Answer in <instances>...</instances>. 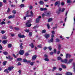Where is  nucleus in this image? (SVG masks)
I'll return each instance as SVG.
<instances>
[{
    "mask_svg": "<svg viewBox=\"0 0 75 75\" xmlns=\"http://www.w3.org/2000/svg\"><path fill=\"white\" fill-rule=\"evenodd\" d=\"M57 59L59 61L61 60H61H62V58H61V57H58L57 58Z\"/></svg>",
    "mask_w": 75,
    "mask_h": 75,
    "instance_id": "dca6fc26",
    "label": "nucleus"
},
{
    "mask_svg": "<svg viewBox=\"0 0 75 75\" xmlns=\"http://www.w3.org/2000/svg\"><path fill=\"white\" fill-rule=\"evenodd\" d=\"M73 61V59H70L69 60V61L68 62L67 64H70V63H71L72 62V61Z\"/></svg>",
    "mask_w": 75,
    "mask_h": 75,
    "instance_id": "a211bd4d",
    "label": "nucleus"
},
{
    "mask_svg": "<svg viewBox=\"0 0 75 75\" xmlns=\"http://www.w3.org/2000/svg\"><path fill=\"white\" fill-rule=\"evenodd\" d=\"M60 4V3H59V1H57L55 3L54 6H57V5H58V7H59V6Z\"/></svg>",
    "mask_w": 75,
    "mask_h": 75,
    "instance_id": "20e7f679",
    "label": "nucleus"
},
{
    "mask_svg": "<svg viewBox=\"0 0 75 75\" xmlns=\"http://www.w3.org/2000/svg\"><path fill=\"white\" fill-rule=\"evenodd\" d=\"M31 23V21H27V22L26 23V25L27 26V25L30 24Z\"/></svg>",
    "mask_w": 75,
    "mask_h": 75,
    "instance_id": "9b49d317",
    "label": "nucleus"
},
{
    "mask_svg": "<svg viewBox=\"0 0 75 75\" xmlns=\"http://www.w3.org/2000/svg\"><path fill=\"white\" fill-rule=\"evenodd\" d=\"M39 3L41 5H43L44 4V2L42 1H40L39 2Z\"/></svg>",
    "mask_w": 75,
    "mask_h": 75,
    "instance_id": "5701e85b",
    "label": "nucleus"
},
{
    "mask_svg": "<svg viewBox=\"0 0 75 75\" xmlns=\"http://www.w3.org/2000/svg\"><path fill=\"white\" fill-rule=\"evenodd\" d=\"M23 62H27V60L26 59H24L23 60Z\"/></svg>",
    "mask_w": 75,
    "mask_h": 75,
    "instance_id": "ea45409f",
    "label": "nucleus"
},
{
    "mask_svg": "<svg viewBox=\"0 0 75 75\" xmlns=\"http://www.w3.org/2000/svg\"><path fill=\"white\" fill-rule=\"evenodd\" d=\"M60 41V40L59 39H57L56 40V42H59Z\"/></svg>",
    "mask_w": 75,
    "mask_h": 75,
    "instance_id": "603ef678",
    "label": "nucleus"
},
{
    "mask_svg": "<svg viewBox=\"0 0 75 75\" xmlns=\"http://www.w3.org/2000/svg\"><path fill=\"white\" fill-rule=\"evenodd\" d=\"M40 11H47V9L46 8H41L40 9Z\"/></svg>",
    "mask_w": 75,
    "mask_h": 75,
    "instance_id": "9d476101",
    "label": "nucleus"
},
{
    "mask_svg": "<svg viewBox=\"0 0 75 75\" xmlns=\"http://www.w3.org/2000/svg\"><path fill=\"white\" fill-rule=\"evenodd\" d=\"M40 19L39 18H37L36 20V22L37 23H38L40 22Z\"/></svg>",
    "mask_w": 75,
    "mask_h": 75,
    "instance_id": "6ab92c4d",
    "label": "nucleus"
},
{
    "mask_svg": "<svg viewBox=\"0 0 75 75\" xmlns=\"http://www.w3.org/2000/svg\"><path fill=\"white\" fill-rule=\"evenodd\" d=\"M72 75V73L70 72H68L66 73V75Z\"/></svg>",
    "mask_w": 75,
    "mask_h": 75,
    "instance_id": "393cba45",
    "label": "nucleus"
},
{
    "mask_svg": "<svg viewBox=\"0 0 75 75\" xmlns=\"http://www.w3.org/2000/svg\"><path fill=\"white\" fill-rule=\"evenodd\" d=\"M17 66L21 65V64L20 62H18V64H17Z\"/></svg>",
    "mask_w": 75,
    "mask_h": 75,
    "instance_id": "09e8293b",
    "label": "nucleus"
},
{
    "mask_svg": "<svg viewBox=\"0 0 75 75\" xmlns=\"http://www.w3.org/2000/svg\"><path fill=\"white\" fill-rule=\"evenodd\" d=\"M30 9H33V6H30L29 7Z\"/></svg>",
    "mask_w": 75,
    "mask_h": 75,
    "instance_id": "e2e57ef3",
    "label": "nucleus"
},
{
    "mask_svg": "<svg viewBox=\"0 0 75 75\" xmlns=\"http://www.w3.org/2000/svg\"><path fill=\"white\" fill-rule=\"evenodd\" d=\"M53 42V38H52L49 41V42Z\"/></svg>",
    "mask_w": 75,
    "mask_h": 75,
    "instance_id": "bb28decb",
    "label": "nucleus"
},
{
    "mask_svg": "<svg viewBox=\"0 0 75 75\" xmlns=\"http://www.w3.org/2000/svg\"><path fill=\"white\" fill-rule=\"evenodd\" d=\"M23 43H21V45H20V48L21 49H23Z\"/></svg>",
    "mask_w": 75,
    "mask_h": 75,
    "instance_id": "f3484780",
    "label": "nucleus"
},
{
    "mask_svg": "<svg viewBox=\"0 0 75 75\" xmlns=\"http://www.w3.org/2000/svg\"><path fill=\"white\" fill-rule=\"evenodd\" d=\"M61 8L59 7V8L58 10L57 11V14H59L61 13Z\"/></svg>",
    "mask_w": 75,
    "mask_h": 75,
    "instance_id": "39448f33",
    "label": "nucleus"
},
{
    "mask_svg": "<svg viewBox=\"0 0 75 75\" xmlns=\"http://www.w3.org/2000/svg\"><path fill=\"white\" fill-rule=\"evenodd\" d=\"M47 25L48 29H50V25H49V24H47Z\"/></svg>",
    "mask_w": 75,
    "mask_h": 75,
    "instance_id": "6e6d98bb",
    "label": "nucleus"
},
{
    "mask_svg": "<svg viewBox=\"0 0 75 75\" xmlns=\"http://www.w3.org/2000/svg\"><path fill=\"white\" fill-rule=\"evenodd\" d=\"M68 62V59H65L64 60H61L62 62H64L65 64H67Z\"/></svg>",
    "mask_w": 75,
    "mask_h": 75,
    "instance_id": "7ed1b4c3",
    "label": "nucleus"
},
{
    "mask_svg": "<svg viewBox=\"0 0 75 75\" xmlns=\"http://www.w3.org/2000/svg\"><path fill=\"white\" fill-rule=\"evenodd\" d=\"M6 64H7V61H5L3 62V64L4 65H6Z\"/></svg>",
    "mask_w": 75,
    "mask_h": 75,
    "instance_id": "58836bf2",
    "label": "nucleus"
},
{
    "mask_svg": "<svg viewBox=\"0 0 75 75\" xmlns=\"http://www.w3.org/2000/svg\"><path fill=\"white\" fill-rule=\"evenodd\" d=\"M2 49H3V47H2V46L1 45H0V50H1Z\"/></svg>",
    "mask_w": 75,
    "mask_h": 75,
    "instance_id": "4d7b16f0",
    "label": "nucleus"
},
{
    "mask_svg": "<svg viewBox=\"0 0 75 75\" xmlns=\"http://www.w3.org/2000/svg\"><path fill=\"white\" fill-rule=\"evenodd\" d=\"M31 26V24H30L29 25H26V27H30Z\"/></svg>",
    "mask_w": 75,
    "mask_h": 75,
    "instance_id": "49530a36",
    "label": "nucleus"
},
{
    "mask_svg": "<svg viewBox=\"0 0 75 75\" xmlns=\"http://www.w3.org/2000/svg\"><path fill=\"white\" fill-rule=\"evenodd\" d=\"M53 54H54V52H50V55H52Z\"/></svg>",
    "mask_w": 75,
    "mask_h": 75,
    "instance_id": "13d9d810",
    "label": "nucleus"
},
{
    "mask_svg": "<svg viewBox=\"0 0 75 75\" xmlns=\"http://www.w3.org/2000/svg\"><path fill=\"white\" fill-rule=\"evenodd\" d=\"M12 13L14 14H16V11L15 10H13L12 11Z\"/></svg>",
    "mask_w": 75,
    "mask_h": 75,
    "instance_id": "a19ab883",
    "label": "nucleus"
},
{
    "mask_svg": "<svg viewBox=\"0 0 75 75\" xmlns=\"http://www.w3.org/2000/svg\"><path fill=\"white\" fill-rule=\"evenodd\" d=\"M51 14V12L49 11L45 14L46 16H50Z\"/></svg>",
    "mask_w": 75,
    "mask_h": 75,
    "instance_id": "6e6552de",
    "label": "nucleus"
},
{
    "mask_svg": "<svg viewBox=\"0 0 75 75\" xmlns=\"http://www.w3.org/2000/svg\"><path fill=\"white\" fill-rule=\"evenodd\" d=\"M51 33H52V34H55V31H53L51 32Z\"/></svg>",
    "mask_w": 75,
    "mask_h": 75,
    "instance_id": "774afa93",
    "label": "nucleus"
},
{
    "mask_svg": "<svg viewBox=\"0 0 75 75\" xmlns=\"http://www.w3.org/2000/svg\"><path fill=\"white\" fill-rule=\"evenodd\" d=\"M26 13L25 14V16H26V17H30V15H28V14H29V12L28 11H27L26 12Z\"/></svg>",
    "mask_w": 75,
    "mask_h": 75,
    "instance_id": "f8f14e48",
    "label": "nucleus"
},
{
    "mask_svg": "<svg viewBox=\"0 0 75 75\" xmlns=\"http://www.w3.org/2000/svg\"><path fill=\"white\" fill-rule=\"evenodd\" d=\"M18 36L20 38H24L25 37L24 35H21L20 34L18 35Z\"/></svg>",
    "mask_w": 75,
    "mask_h": 75,
    "instance_id": "f257e3e1",
    "label": "nucleus"
},
{
    "mask_svg": "<svg viewBox=\"0 0 75 75\" xmlns=\"http://www.w3.org/2000/svg\"><path fill=\"white\" fill-rule=\"evenodd\" d=\"M48 48L49 49V51H51V50H52V47H51V46H49L48 47Z\"/></svg>",
    "mask_w": 75,
    "mask_h": 75,
    "instance_id": "c9c22d12",
    "label": "nucleus"
},
{
    "mask_svg": "<svg viewBox=\"0 0 75 75\" xmlns=\"http://www.w3.org/2000/svg\"><path fill=\"white\" fill-rule=\"evenodd\" d=\"M0 24L1 25H3V24H6V22L4 21H2L1 23Z\"/></svg>",
    "mask_w": 75,
    "mask_h": 75,
    "instance_id": "473e14b6",
    "label": "nucleus"
},
{
    "mask_svg": "<svg viewBox=\"0 0 75 75\" xmlns=\"http://www.w3.org/2000/svg\"><path fill=\"white\" fill-rule=\"evenodd\" d=\"M61 48V45H58V50H60Z\"/></svg>",
    "mask_w": 75,
    "mask_h": 75,
    "instance_id": "7c9ffc66",
    "label": "nucleus"
},
{
    "mask_svg": "<svg viewBox=\"0 0 75 75\" xmlns=\"http://www.w3.org/2000/svg\"><path fill=\"white\" fill-rule=\"evenodd\" d=\"M13 68H14V67L13 66L9 67H8V71H11V70L13 69Z\"/></svg>",
    "mask_w": 75,
    "mask_h": 75,
    "instance_id": "f03ea898",
    "label": "nucleus"
},
{
    "mask_svg": "<svg viewBox=\"0 0 75 75\" xmlns=\"http://www.w3.org/2000/svg\"><path fill=\"white\" fill-rule=\"evenodd\" d=\"M29 36H30V37H31L32 35V33L29 32Z\"/></svg>",
    "mask_w": 75,
    "mask_h": 75,
    "instance_id": "de8ad7c7",
    "label": "nucleus"
},
{
    "mask_svg": "<svg viewBox=\"0 0 75 75\" xmlns=\"http://www.w3.org/2000/svg\"><path fill=\"white\" fill-rule=\"evenodd\" d=\"M42 33H46V30H44L42 31Z\"/></svg>",
    "mask_w": 75,
    "mask_h": 75,
    "instance_id": "e433bc0d",
    "label": "nucleus"
},
{
    "mask_svg": "<svg viewBox=\"0 0 75 75\" xmlns=\"http://www.w3.org/2000/svg\"><path fill=\"white\" fill-rule=\"evenodd\" d=\"M10 9L9 8H8V9L7 11V13H9V12H10Z\"/></svg>",
    "mask_w": 75,
    "mask_h": 75,
    "instance_id": "bf43d9fd",
    "label": "nucleus"
},
{
    "mask_svg": "<svg viewBox=\"0 0 75 75\" xmlns=\"http://www.w3.org/2000/svg\"><path fill=\"white\" fill-rule=\"evenodd\" d=\"M14 28L16 30H20V29L18 28Z\"/></svg>",
    "mask_w": 75,
    "mask_h": 75,
    "instance_id": "a18cd8bd",
    "label": "nucleus"
},
{
    "mask_svg": "<svg viewBox=\"0 0 75 75\" xmlns=\"http://www.w3.org/2000/svg\"><path fill=\"white\" fill-rule=\"evenodd\" d=\"M7 36H4L3 37H2V38L3 40H4V39H7Z\"/></svg>",
    "mask_w": 75,
    "mask_h": 75,
    "instance_id": "72a5a7b5",
    "label": "nucleus"
},
{
    "mask_svg": "<svg viewBox=\"0 0 75 75\" xmlns=\"http://www.w3.org/2000/svg\"><path fill=\"white\" fill-rule=\"evenodd\" d=\"M30 45L32 48H33L34 47L33 43H31V45Z\"/></svg>",
    "mask_w": 75,
    "mask_h": 75,
    "instance_id": "412c9836",
    "label": "nucleus"
},
{
    "mask_svg": "<svg viewBox=\"0 0 75 75\" xmlns=\"http://www.w3.org/2000/svg\"><path fill=\"white\" fill-rule=\"evenodd\" d=\"M21 7H24V4H21L20 6Z\"/></svg>",
    "mask_w": 75,
    "mask_h": 75,
    "instance_id": "c03bdc74",
    "label": "nucleus"
},
{
    "mask_svg": "<svg viewBox=\"0 0 75 75\" xmlns=\"http://www.w3.org/2000/svg\"><path fill=\"white\" fill-rule=\"evenodd\" d=\"M71 0H67V3H71Z\"/></svg>",
    "mask_w": 75,
    "mask_h": 75,
    "instance_id": "f704fd0d",
    "label": "nucleus"
},
{
    "mask_svg": "<svg viewBox=\"0 0 75 75\" xmlns=\"http://www.w3.org/2000/svg\"><path fill=\"white\" fill-rule=\"evenodd\" d=\"M9 28H10V29H13V26H9Z\"/></svg>",
    "mask_w": 75,
    "mask_h": 75,
    "instance_id": "338daca9",
    "label": "nucleus"
},
{
    "mask_svg": "<svg viewBox=\"0 0 75 75\" xmlns=\"http://www.w3.org/2000/svg\"><path fill=\"white\" fill-rule=\"evenodd\" d=\"M65 10V8H63L62 9V11L61 12H62V13L64 12V11Z\"/></svg>",
    "mask_w": 75,
    "mask_h": 75,
    "instance_id": "3c124183",
    "label": "nucleus"
},
{
    "mask_svg": "<svg viewBox=\"0 0 75 75\" xmlns=\"http://www.w3.org/2000/svg\"><path fill=\"white\" fill-rule=\"evenodd\" d=\"M8 48H11V44H8Z\"/></svg>",
    "mask_w": 75,
    "mask_h": 75,
    "instance_id": "37998d69",
    "label": "nucleus"
},
{
    "mask_svg": "<svg viewBox=\"0 0 75 75\" xmlns=\"http://www.w3.org/2000/svg\"><path fill=\"white\" fill-rule=\"evenodd\" d=\"M2 6H3V4L1 2H0V7H1Z\"/></svg>",
    "mask_w": 75,
    "mask_h": 75,
    "instance_id": "0e129e2a",
    "label": "nucleus"
},
{
    "mask_svg": "<svg viewBox=\"0 0 75 75\" xmlns=\"http://www.w3.org/2000/svg\"><path fill=\"white\" fill-rule=\"evenodd\" d=\"M44 57H45L46 58H48V55H47L46 54H45L44 55Z\"/></svg>",
    "mask_w": 75,
    "mask_h": 75,
    "instance_id": "8fccbe9b",
    "label": "nucleus"
},
{
    "mask_svg": "<svg viewBox=\"0 0 75 75\" xmlns=\"http://www.w3.org/2000/svg\"><path fill=\"white\" fill-rule=\"evenodd\" d=\"M57 69V67H53V70H52V71H54L55 70H56Z\"/></svg>",
    "mask_w": 75,
    "mask_h": 75,
    "instance_id": "c756f323",
    "label": "nucleus"
},
{
    "mask_svg": "<svg viewBox=\"0 0 75 75\" xmlns=\"http://www.w3.org/2000/svg\"><path fill=\"white\" fill-rule=\"evenodd\" d=\"M56 27L53 28V29L54 30V29H55V28H57V25H56Z\"/></svg>",
    "mask_w": 75,
    "mask_h": 75,
    "instance_id": "5fc2aeb1",
    "label": "nucleus"
},
{
    "mask_svg": "<svg viewBox=\"0 0 75 75\" xmlns=\"http://www.w3.org/2000/svg\"><path fill=\"white\" fill-rule=\"evenodd\" d=\"M8 69H5L4 71V72H6V73H9V72H8Z\"/></svg>",
    "mask_w": 75,
    "mask_h": 75,
    "instance_id": "2f4dec72",
    "label": "nucleus"
},
{
    "mask_svg": "<svg viewBox=\"0 0 75 75\" xmlns=\"http://www.w3.org/2000/svg\"><path fill=\"white\" fill-rule=\"evenodd\" d=\"M25 55L26 56H28V55H29V54H28V53H26L25 54Z\"/></svg>",
    "mask_w": 75,
    "mask_h": 75,
    "instance_id": "680f3d73",
    "label": "nucleus"
},
{
    "mask_svg": "<svg viewBox=\"0 0 75 75\" xmlns=\"http://www.w3.org/2000/svg\"><path fill=\"white\" fill-rule=\"evenodd\" d=\"M53 19L52 18H49L48 21V23L50 22H51V21H52Z\"/></svg>",
    "mask_w": 75,
    "mask_h": 75,
    "instance_id": "aec40b11",
    "label": "nucleus"
},
{
    "mask_svg": "<svg viewBox=\"0 0 75 75\" xmlns=\"http://www.w3.org/2000/svg\"><path fill=\"white\" fill-rule=\"evenodd\" d=\"M42 47V45H40L38 46V48H41Z\"/></svg>",
    "mask_w": 75,
    "mask_h": 75,
    "instance_id": "864d4df0",
    "label": "nucleus"
},
{
    "mask_svg": "<svg viewBox=\"0 0 75 75\" xmlns=\"http://www.w3.org/2000/svg\"><path fill=\"white\" fill-rule=\"evenodd\" d=\"M30 15H29L30 16V17H33L34 16V14H33V11H30Z\"/></svg>",
    "mask_w": 75,
    "mask_h": 75,
    "instance_id": "ddd939ff",
    "label": "nucleus"
},
{
    "mask_svg": "<svg viewBox=\"0 0 75 75\" xmlns=\"http://www.w3.org/2000/svg\"><path fill=\"white\" fill-rule=\"evenodd\" d=\"M68 57L69 58H70L71 57V55L70 54H66V58H68Z\"/></svg>",
    "mask_w": 75,
    "mask_h": 75,
    "instance_id": "4468645a",
    "label": "nucleus"
},
{
    "mask_svg": "<svg viewBox=\"0 0 75 75\" xmlns=\"http://www.w3.org/2000/svg\"><path fill=\"white\" fill-rule=\"evenodd\" d=\"M45 37L47 39H48L50 37V34L46 33L45 35Z\"/></svg>",
    "mask_w": 75,
    "mask_h": 75,
    "instance_id": "423d86ee",
    "label": "nucleus"
},
{
    "mask_svg": "<svg viewBox=\"0 0 75 75\" xmlns=\"http://www.w3.org/2000/svg\"><path fill=\"white\" fill-rule=\"evenodd\" d=\"M23 59L21 58H19L17 59V61H21Z\"/></svg>",
    "mask_w": 75,
    "mask_h": 75,
    "instance_id": "4be33fe9",
    "label": "nucleus"
},
{
    "mask_svg": "<svg viewBox=\"0 0 75 75\" xmlns=\"http://www.w3.org/2000/svg\"><path fill=\"white\" fill-rule=\"evenodd\" d=\"M26 32V33H28L29 31H30V30H28V29H26L25 30H24Z\"/></svg>",
    "mask_w": 75,
    "mask_h": 75,
    "instance_id": "79ce46f5",
    "label": "nucleus"
},
{
    "mask_svg": "<svg viewBox=\"0 0 75 75\" xmlns=\"http://www.w3.org/2000/svg\"><path fill=\"white\" fill-rule=\"evenodd\" d=\"M14 15L12 16H10L8 17V18H9V19H10V18H14Z\"/></svg>",
    "mask_w": 75,
    "mask_h": 75,
    "instance_id": "b1692460",
    "label": "nucleus"
},
{
    "mask_svg": "<svg viewBox=\"0 0 75 75\" xmlns=\"http://www.w3.org/2000/svg\"><path fill=\"white\" fill-rule=\"evenodd\" d=\"M7 40H4L2 42L3 44H7Z\"/></svg>",
    "mask_w": 75,
    "mask_h": 75,
    "instance_id": "cd10ccee",
    "label": "nucleus"
},
{
    "mask_svg": "<svg viewBox=\"0 0 75 75\" xmlns=\"http://www.w3.org/2000/svg\"><path fill=\"white\" fill-rule=\"evenodd\" d=\"M36 58H37L36 55H35L33 56L32 57V61H34V60H35V59H36Z\"/></svg>",
    "mask_w": 75,
    "mask_h": 75,
    "instance_id": "1a4fd4ad",
    "label": "nucleus"
},
{
    "mask_svg": "<svg viewBox=\"0 0 75 75\" xmlns=\"http://www.w3.org/2000/svg\"><path fill=\"white\" fill-rule=\"evenodd\" d=\"M24 52V51L23 50H21L19 52V54L21 55H23Z\"/></svg>",
    "mask_w": 75,
    "mask_h": 75,
    "instance_id": "0eeeda50",
    "label": "nucleus"
},
{
    "mask_svg": "<svg viewBox=\"0 0 75 75\" xmlns=\"http://www.w3.org/2000/svg\"><path fill=\"white\" fill-rule=\"evenodd\" d=\"M7 0H3V2L4 3H6L7 1H6Z\"/></svg>",
    "mask_w": 75,
    "mask_h": 75,
    "instance_id": "69168bd1",
    "label": "nucleus"
},
{
    "mask_svg": "<svg viewBox=\"0 0 75 75\" xmlns=\"http://www.w3.org/2000/svg\"><path fill=\"white\" fill-rule=\"evenodd\" d=\"M3 54L5 55H7V54H8V52H3Z\"/></svg>",
    "mask_w": 75,
    "mask_h": 75,
    "instance_id": "a878e982",
    "label": "nucleus"
},
{
    "mask_svg": "<svg viewBox=\"0 0 75 75\" xmlns=\"http://www.w3.org/2000/svg\"><path fill=\"white\" fill-rule=\"evenodd\" d=\"M13 55L15 58H17V57H16V56L15 55V54H13Z\"/></svg>",
    "mask_w": 75,
    "mask_h": 75,
    "instance_id": "052dcab7",
    "label": "nucleus"
},
{
    "mask_svg": "<svg viewBox=\"0 0 75 75\" xmlns=\"http://www.w3.org/2000/svg\"><path fill=\"white\" fill-rule=\"evenodd\" d=\"M45 61H49V59H48V58H45L44 59Z\"/></svg>",
    "mask_w": 75,
    "mask_h": 75,
    "instance_id": "4c0bfd02",
    "label": "nucleus"
},
{
    "mask_svg": "<svg viewBox=\"0 0 75 75\" xmlns=\"http://www.w3.org/2000/svg\"><path fill=\"white\" fill-rule=\"evenodd\" d=\"M8 59L9 61H12V60L13 59V57H11L10 56H8Z\"/></svg>",
    "mask_w": 75,
    "mask_h": 75,
    "instance_id": "2eb2a0df",
    "label": "nucleus"
},
{
    "mask_svg": "<svg viewBox=\"0 0 75 75\" xmlns=\"http://www.w3.org/2000/svg\"><path fill=\"white\" fill-rule=\"evenodd\" d=\"M62 68H64V69H65L66 68V66L64 64L62 65Z\"/></svg>",
    "mask_w": 75,
    "mask_h": 75,
    "instance_id": "c85d7f7f",
    "label": "nucleus"
}]
</instances>
